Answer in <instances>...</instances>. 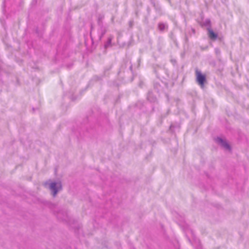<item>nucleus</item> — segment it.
I'll use <instances>...</instances> for the list:
<instances>
[{"label":"nucleus","instance_id":"obj_4","mask_svg":"<svg viewBox=\"0 0 249 249\" xmlns=\"http://www.w3.org/2000/svg\"><path fill=\"white\" fill-rule=\"evenodd\" d=\"M209 36L212 39H215L217 37V35L215 34L211 29H208Z\"/></svg>","mask_w":249,"mask_h":249},{"label":"nucleus","instance_id":"obj_1","mask_svg":"<svg viewBox=\"0 0 249 249\" xmlns=\"http://www.w3.org/2000/svg\"><path fill=\"white\" fill-rule=\"evenodd\" d=\"M45 187L49 188L53 197H55L58 192L62 190V184L60 181H53L49 180L44 183Z\"/></svg>","mask_w":249,"mask_h":249},{"label":"nucleus","instance_id":"obj_5","mask_svg":"<svg viewBox=\"0 0 249 249\" xmlns=\"http://www.w3.org/2000/svg\"><path fill=\"white\" fill-rule=\"evenodd\" d=\"M165 26L162 23H160L159 24V28L160 31H162L164 29Z\"/></svg>","mask_w":249,"mask_h":249},{"label":"nucleus","instance_id":"obj_3","mask_svg":"<svg viewBox=\"0 0 249 249\" xmlns=\"http://www.w3.org/2000/svg\"><path fill=\"white\" fill-rule=\"evenodd\" d=\"M216 142L225 150L230 151L231 147L225 139L217 138L216 139Z\"/></svg>","mask_w":249,"mask_h":249},{"label":"nucleus","instance_id":"obj_2","mask_svg":"<svg viewBox=\"0 0 249 249\" xmlns=\"http://www.w3.org/2000/svg\"><path fill=\"white\" fill-rule=\"evenodd\" d=\"M196 82L201 88L204 87V83L206 81V77L203 75L201 71L198 70H196Z\"/></svg>","mask_w":249,"mask_h":249},{"label":"nucleus","instance_id":"obj_6","mask_svg":"<svg viewBox=\"0 0 249 249\" xmlns=\"http://www.w3.org/2000/svg\"><path fill=\"white\" fill-rule=\"evenodd\" d=\"M111 39L110 38H109L108 39V42H107V44H106L105 45V47H107V46L109 45L111 43Z\"/></svg>","mask_w":249,"mask_h":249}]
</instances>
